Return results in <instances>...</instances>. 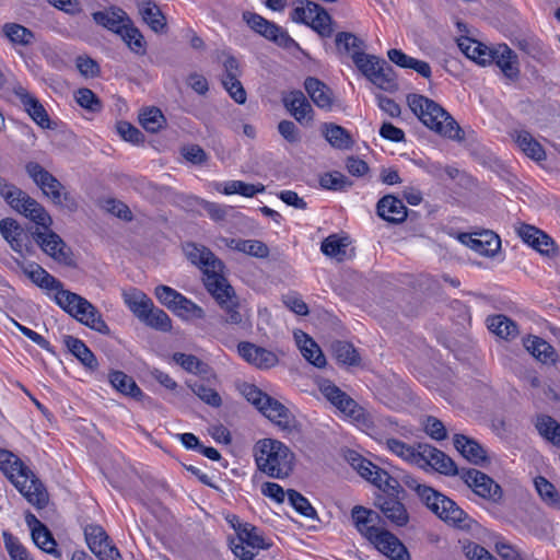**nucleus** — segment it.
Returning <instances> with one entry per match:
<instances>
[{
    "label": "nucleus",
    "instance_id": "nucleus-1",
    "mask_svg": "<svg viewBox=\"0 0 560 560\" xmlns=\"http://www.w3.org/2000/svg\"><path fill=\"white\" fill-rule=\"evenodd\" d=\"M0 194L14 210L24 214L39 226L32 235L45 254L59 264L66 266L73 264L70 247L57 233L50 230L51 217L42 205L15 186L3 185L0 188Z\"/></svg>",
    "mask_w": 560,
    "mask_h": 560
},
{
    "label": "nucleus",
    "instance_id": "nucleus-2",
    "mask_svg": "<svg viewBox=\"0 0 560 560\" xmlns=\"http://www.w3.org/2000/svg\"><path fill=\"white\" fill-rule=\"evenodd\" d=\"M184 252L201 269L207 291L226 313L225 322L231 325L241 324L243 315L238 311V299L224 276L223 262L209 248L195 243L185 244Z\"/></svg>",
    "mask_w": 560,
    "mask_h": 560
},
{
    "label": "nucleus",
    "instance_id": "nucleus-3",
    "mask_svg": "<svg viewBox=\"0 0 560 560\" xmlns=\"http://www.w3.org/2000/svg\"><path fill=\"white\" fill-rule=\"evenodd\" d=\"M0 469L30 504L36 509L47 506L49 495L46 487L16 455L0 448Z\"/></svg>",
    "mask_w": 560,
    "mask_h": 560
},
{
    "label": "nucleus",
    "instance_id": "nucleus-4",
    "mask_svg": "<svg viewBox=\"0 0 560 560\" xmlns=\"http://www.w3.org/2000/svg\"><path fill=\"white\" fill-rule=\"evenodd\" d=\"M254 457L258 470L273 479L289 477L294 468V453L279 440H259L254 447Z\"/></svg>",
    "mask_w": 560,
    "mask_h": 560
},
{
    "label": "nucleus",
    "instance_id": "nucleus-5",
    "mask_svg": "<svg viewBox=\"0 0 560 560\" xmlns=\"http://www.w3.org/2000/svg\"><path fill=\"white\" fill-rule=\"evenodd\" d=\"M407 104L411 112L425 125L442 137L462 140V129L456 120L436 102L420 94H409Z\"/></svg>",
    "mask_w": 560,
    "mask_h": 560
},
{
    "label": "nucleus",
    "instance_id": "nucleus-6",
    "mask_svg": "<svg viewBox=\"0 0 560 560\" xmlns=\"http://www.w3.org/2000/svg\"><path fill=\"white\" fill-rule=\"evenodd\" d=\"M404 483L408 489L415 491L425 506L441 520L456 526L465 525L467 514L453 500L419 482L415 477L406 476Z\"/></svg>",
    "mask_w": 560,
    "mask_h": 560
},
{
    "label": "nucleus",
    "instance_id": "nucleus-7",
    "mask_svg": "<svg viewBox=\"0 0 560 560\" xmlns=\"http://www.w3.org/2000/svg\"><path fill=\"white\" fill-rule=\"evenodd\" d=\"M55 301L63 311L90 329L103 335L110 332L101 313L85 298L63 289L55 294Z\"/></svg>",
    "mask_w": 560,
    "mask_h": 560
},
{
    "label": "nucleus",
    "instance_id": "nucleus-8",
    "mask_svg": "<svg viewBox=\"0 0 560 560\" xmlns=\"http://www.w3.org/2000/svg\"><path fill=\"white\" fill-rule=\"evenodd\" d=\"M55 301L63 311L90 329L103 335L110 332L101 313L85 298L63 289L55 294Z\"/></svg>",
    "mask_w": 560,
    "mask_h": 560
},
{
    "label": "nucleus",
    "instance_id": "nucleus-9",
    "mask_svg": "<svg viewBox=\"0 0 560 560\" xmlns=\"http://www.w3.org/2000/svg\"><path fill=\"white\" fill-rule=\"evenodd\" d=\"M26 172L42 191L49 197L56 206L70 212L77 211V199L68 191H63L62 184L36 162L26 164Z\"/></svg>",
    "mask_w": 560,
    "mask_h": 560
},
{
    "label": "nucleus",
    "instance_id": "nucleus-10",
    "mask_svg": "<svg viewBox=\"0 0 560 560\" xmlns=\"http://www.w3.org/2000/svg\"><path fill=\"white\" fill-rule=\"evenodd\" d=\"M290 18L295 23L312 27L322 37L332 35V20L328 12L318 3L311 0H296Z\"/></svg>",
    "mask_w": 560,
    "mask_h": 560
},
{
    "label": "nucleus",
    "instance_id": "nucleus-11",
    "mask_svg": "<svg viewBox=\"0 0 560 560\" xmlns=\"http://www.w3.org/2000/svg\"><path fill=\"white\" fill-rule=\"evenodd\" d=\"M348 462L362 478L369 480L384 492L396 491L399 488V482L386 470L374 465L372 462L362 457L358 453H349Z\"/></svg>",
    "mask_w": 560,
    "mask_h": 560
},
{
    "label": "nucleus",
    "instance_id": "nucleus-12",
    "mask_svg": "<svg viewBox=\"0 0 560 560\" xmlns=\"http://www.w3.org/2000/svg\"><path fill=\"white\" fill-rule=\"evenodd\" d=\"M320 390L325 398L329 400L346 417H348L358 424H368L369 417L365 410L335 384L329 382L324 383L320 387Z\"/></svg>",
    "mask_w": 560,
    "mask_h": 560
},
{
    "label": "nucleus",
    "instance_id": "nucleus-13",
    "mask_svg": "<svg viewBox=\"0 0 560 560\" xmlns=\"http://www.w3.org/2000/svg\"><path fill=\"white\" fill-rule=\"evenodd\" d=\"M243 20L254 32L281 47L290 48L295 44L284 28L257 13L245 11L243 12Z\"/></svg>",
    "mask_w": 560,
    "mask_h": 560
},
{
    "label": "nucleus",
    "instance_id": "nucleus-14",
    "mask_svg": "<svg viewBox=\"0 0 560 560\" xmlns=\"http://www.w3.org/2000/svg\"><path fill=\"white\" fill-rule=\"evenodd\" d=\"M84 536L90 550L100 560H122L119 550L102 526L96 524L86 525Z\"/></svg>",
    "mask_w": 560,
    "mask_h": 560
},
{
    "label": "nucleus",
    "instance_id": "nucleus-15",
    "mask_svg": "<svg viewBox=\"0 0 560 560\" xmlns=\"http://www.w3.org/2000/svg\"><path fill=\"white\" fill-rule=\"evenodd\" d=\"M460 479L479 497L499 501L502 498L501 487L488 475L475 468H462Z\"/></svg>",
    "mask_w": 560,
    "mask_h": 560
},
{
    "label": "nucleus",
    "instance_id": "nucleus-16",
    "mask_svg": "<svg viewBox=\"0 0 560 560\" xmlns=\"http://www.w3.org/2000/svg\"><path fill=\"white\" fill-rule=\"evenodd\" d=\"M420 457L421 460H419L417 465L420 468L430 466L440 474L446 476H459L460 469L456 467L454 460L444 452L433 446L420 445Z\"/></svg>",
    "mask_w": 560,
    "mask_h": 560
},
{
    "label": "nucleus",
    "instance_id": "nucleus-17",
    "mask_svg": "<svg viewBox=\"0 0 560 560\" xmlns=\"http://www.w3.org/2000/svg\"><path fill=\"white\" fill-rule=\"evenodd\" d=\"M0 234L15 253L21 256L31 254V237L14 219L5 218L0 221Z\"/></svg>",
    "mask_w": 560,
    "mask_h": 560
},
{
    "label": "nucleus",
    "instance_id": "nucleus-18",
    "mask_svg": "<svg viewBox=\"0 0 560 560\" xmlns=\"http://www.w3.org/2000/svg\"><path fill=\"white\" fill-rule=\"evenodd\" d=\"M351 517L357 530L369 542L375 539L376 536L385 529L378 526L381 516L374 510L366 509L361 505H355L351 511Z\"/></svg>",
    "mask_w": 560,
    "mask_h": 560
},
{
    "label": "nucleus",
    "instance_id": "nucleus-19",
    "mask_svg": "<svg viewBox=\"0 0 560 560\" xmlns=\"http://www.w3.org/2000/svg\"><path fill=\"white\" fill-rule=\"evenodd\" d=\"M13 94L20 101L24 110L42 128H51L50 119L45 107L22 84L16 83L12 88Z\"/></svg>",
    "mask_w": 560,
    "mask_h": 560
},
{
    "label": "nucleus",
    "instance_id": "nucleus-20",
    "mask_svg": "<svg viewBox=\"0 0 560 560\" xmlns=\"http://www.w3.org/2000/svg\"><path fill=\"white\" fill-rule=\"evenodd\" d=\"M490 63H495L502 74L515 81L520 77V63L517 55L506 45L498 44L491 48Z\"/></svg>",
    "mask_w": 560,
    "mask_h": 560
},
{
    "label": "nucleus",
    "instance_id": "nucleus-21",
    "mask_svg": "<svg viewBox=\"0 0 560 560\" xmlns=\"http://www.w3.org/2000/svg\"><path fill=\"white\" fill-rule=\"evenodd\" d=\"M237 351L246 362L260 370L271 369L279 362L278 355L275 352L250 342H240Z\"/></svg>",
    "mask_w": 560,
    "mask_h": 560
},
{
    "label": "nucleus",
    "instance_id": "nucleus-22",
    "mask_svg": "<svg viewBox=\"0 0 560 560\" xmlns=\"http://www.w3.org/2000/svg\"><path fill=\"white\" fill-rule=\"evenodd\" d=\"M376 506L393 525L405 527L409 523L410 516L407 508L397 497L390 494L378 495Z\"/></svg>",
    "mask_w": 560,
    "mask_h": 560
},
{
    "label": "nucleus",
    "instance_id": "nucleus-23",
    "mask_svg": "<svg viewBox=\"0 0 560 560\" xmlns=\"http://www.w3.org/2000/svg\"><path fill=\"white\" fill-rule=\"evenodd\" d=\"M259 411L283 431L292 432L296 428L295 419L289 409L269 395Z\"/></svg>",
    "mask_w": 560,
    "mask_h": 560
},
{
    "label": "nucleus",
    "instance_id": "nucleus-24",
    "mask_svg": "<svg viewBox=\"0 0 560 560\" xmlns=\"http://www.w3.org/2000/svg\"><path fill=\"white\" fill-rule=\"evenodd\" d=\"M370 544L390 560H410L405 545L387 529L380 533Z\"/></svg>",
    "mask_w": 560,
    "mask_h": 560
},
{
    "label": "nucleus",
    "instance_id": "nucleus-25",
    "mask_svg": "<svg viewBox=\"0 0 560 560\" xmlns=\"http://www.w3.org/2000/svg\"><path fill=\"white\" fill-rule=\"evenodd\" d=\"M517 235L541 254L549 255L555 250V243L545 232L534 225L520 223L516 226Z\"/></svg>",
    "mask_w": 560,
    "mask_h": 560
},
{
    "label": "nucleus",
    "instance_id": "nucleus-26",
    "mask_svg": "<svg viewBox=\"0 0 560 560\" xmlns=\"http://www.w3.org/2000/svg\"><path fill=\"white\" fill-rule=\"evenodd\" d=\"M459 241L470 249L483 256H493L501 247L499 236L492 232L480 234H460Z\"/></svg>",
    "mask_w": 560,
    "mask_h": 560
},
{
    "label": "nucleus",
    "instance_id": "nucleus-27",
    "mask_svg": "<svg viewBox=\"0 0 560 560\" xmlns=\"http://www.w3.org/2000/svg\"><path fill=\"white\" fill-rule=\"evenodd\" d=\"M287 110L300 124L310 122L313 119V108L303 92L291 91L282 98Z\"/></svg>",
    "mask_w": 560,
    "mask_h": 560
},
{
    "label": "nucleus",
    "instance_id": "nucleus-28",
    "mask_svg": "<svg viewBox=\"0 0 560 560\" xmlns=\"http://www.w3.org/2000/svg\"><path fill=\"white\" fill-rule=\"evenodd\" d=\"M455 448L466 458L468 462L475 465H482L488 462L487 450L479 444L476 440L468 438L464 434H455L454 439Z\"/></svg>",
    "mask_w": 560,
    "mask_h": 560
},
{
    "label": "nucleus",
    "instance_id": "nucleus-29",
    "mask_svg": "<svg viewBox=\"0 0 560 560\" xmlns=\"http://www.w3.org/2000/svg\"><path fill=\"white\" fill-rule=\"evenodd\" d=\"M23 272L42 289L55 291L56 294L63 290L62 283L47 272L36 262L21 264Z\"/></svg>",
    "mask_w": 560,
    "mask_h": 560
},
{
    "label": "nucleus",
    "instance_id": "nucleus-30",
    "mask_svg": "<svg viewBox=\"0 0 560 560\" xmlns=\"http://www.w3.org/2000/svg\"><path fill=\"white\" fill-rule=\"evenodd\" d=\"M377 214L387 222L401 223L407 218V208L402 200L387 195L377 202Z\"/></svg>",
    "mask_w": 560,
    "mask_h": 560
},
{
    "label": "nucleus",
    "instance_id": "nucleus-31",
    "mask_svg": "<svg viewBox=\"0 0 560 560\" xmlns=\"http://www.w3.org/2000/svg\"><path fill=\"white\" fill-rule=\"evenodd\" d=\"M304 89L313 103L322 109H330L334 103V94L329 86L314 77L305 79Z\"/></svg>",
    "mask_w": 560,
    "mask_h": 560
},
{
    "label": "nucleus",
    "instance_id": "nucleus-32",
    "mask_svg": "<svg viewBox=\"0 0 560 560\" xmlns=\"http://www.w3.org/2000/svg\"><path fill=\"white\" fill-rule=\"evenodd\" d=\"M136 4L143 22L152 31L159 33L165 28L166 19L155 2L152 0H137Z\"/></svg>",
    "mask_w": 560,
    "mask_h": 560
},
{
    "label": "nucleus",
    "instance_id": "nucleus-33",
    "mask_svg": "<svg viewBox=\"0 0 560 560\" xmlns=\"http://www.w3.org/2000/svg\"><path fill=\"white\" fill-rule=\"evenodd\" d=\"M295 342L302 355L316 368H323L326 364L325 355L318 345L302 330L294 332Z\"/></svg>",
    "mask_w": 560,
    "mask_h": 560
},
{
    "label": "nucleus",
    "instance_id": "nucleus-34",
    "mask_svg": "<svg viewBox=\"0 0 560 560\" xmlns=\"http://www.w3.org/2000/svg\"><path fill=\"white\" fill-rule=\"evenodd\" d=\"M92 16L96 24L116 34L119 33V30H121L126 22H129L128 14L117 7H110L108 10L94 12Z\"/></svg>",
    "mask_w": 560,
    "mask_h": 560
},
{
    "label": "nucleus",
    "instance_id": "nucleus-35",
    "mask_svg": "<svg viewBox=\"0 0 560 560\" xmlns=\"http://www.w3.org/2000/svg\"><path fill=\"white\" fill-rule=\"evenodd\" d=\"M459 49L466 55L467 58L475 62L486 66L489 65L491 55V48L474 38L460 37L457 39Z\"/></svg>",
    "mask_w": 560,
    "mask_h": 560
},
{
    "label": "nucleus",
    "instance_id": "nucleus-36",
    "mask_svg": "<svg viewBox=\"0 0 560 560\" xmlns=\"http://www.w3.org/2000/svg\"><path fill=\"white\" fill-rule=\"evenodd\" d=\"M63 342L67 349L74 355L86 369L94 371L98 366V362L94 353L79 338L66 336Z\"/></svg>",
    "mask_w": 560,
    "mask_h": 560
},
{
    "label": "nucleus",
    "instance_id": "nucleus-37",
    "mask_svg": "<svg viewBox=\"0 0 560 560\" xmlns=\"http://www.w3.org/2000/svg\"><path fill=\"white\" fill-rule=\"evenodd\" d=\"M323 135L328 143L337 150L347 151L354 144L350 132L336 124H324Z\"/></svg>",
    "mask_w": 560,
    "mask_h": 560
},
{
    "label": "nucleus",
    "instance_id": "nucleus-38",
    "mask_svg": "<svg viewBox=\"0 0 560 560\" xmlns=\"http://www.w3.org/2000/svg\"><path fill=\"white\" fill-rule=\"evenodd\" d=\"M238 544L252 549H268L271 546V542L264 536V533L256 526L250 523H246L244 527L241 529V533L237 535ZM236 544L233 545V547Z\"/></svg>",
    "mask_w": 560,
    "mask_h": 560
},
{
    "label": "nucleus",
    "instance_id": "nucleus-39",
    "mask_svg": "<svg viewBox=\"0 0 560 560\" xmlns=\"http://www.w3.org/2000/svg\"><path fill=\"white\" fill-rule=\"evenodd\" d=\"M124 302L135 316L141 319L150 307L153 306L152 300L138 289H131L122 293Z\"/></svg>",
    "mask_w": 560,
    "mask_h": 560
},
{
    "label": "nucleus",
    "instance_id": "nucleus-40",
    "mask_svg": "<svg viewBox=\"0 0 560 560\" xmlns=\"http://www.w3.org/2000/svg\"><path fill=\"white\" fill-rule=\"evenodd\" d=\"M2 35L12 44L19 46H30L35 42L34 33L19 24V23H5L2 26Z\"/></svg>",
    "mask_w": 560,
    "mask_h": 560
},
{
    "label": "nucleus",
    "instance_id": "nucleus-41",
    "mask_svg": "<svg viewBox=\"0 0 560 560\" xmlns=\"http://www.w3.org/2000/svg\"><path fill=\"white\" fill-rule=\"evenodd\" d=\"M109 382L115 389L126 396L140 399L143 395L135 380L121 371H114L109 374Z\"/></svg>",
    "mask_w": 560,
    "mask_h": 560
},
{
    "label": "nucleus",
    "instance_id": "nucleus-42",
    "mask_svg": "<svg viewBox=\"0 0 560 560\" xmlns=\"http://www.w3.org/2000/svg\"><path fill=\"white\" fill-rule=\"evenodd\" d=\"M515 142L528 158L535 161H542L546 159V152L542 145L528 131H517L515 135Z\"/></svg>",
    "mask_w": 560,
    "mask_h": 560
},
{
    "label": "nucleus",
    "instance_id": "nucleus-43",
    "mask_svg": "<svg viewBox=\"0 0 560 560\" xmlns=\"http://www.w3.org/2000/svg\"><path fill=\"white\" fill-rule=\"evenodd\" d=\"M217 190L224 195H241L243 197H254L256 194L264 192L262 184H248L243 180H228L222 185H218Z\"/></svg>",
    "mask_w": 560,
    "mask_h": 560
},
{
    "label": "nucleus",
    "instance_id": "nucleus-44",
    "mask_svg": "<svg viewBox=\"0 0 560 560\" xmlns=\"http://www.w3.org/2000/svg\"><path fill=\"white\" fill-rule=\"evenodd\" d=\"M118 35L126 43L131 51L137 55H144L145 52V40L140 31L133 25L132 21L126 22L125 25L119 30Z\"/></svg>",
    "mask_w": 560,
    "mask_h": 560
},
{
    "label": "nucleus",
    "instance_id": "nucleus-45",
    "mask_svg": "<svg viewBox=\"0 0 560 560\" xmlns=\"http://www.w3.org/2000/svg\"><path fill=\"white\" fill-rule=\"evenodd\" d=\"M525 347L542 363H555L557 361V353L553 347L539 337L528 338Z\"/></svg>",
    "mask_w": 560,
    "mask_h": 560
},
{
    "label": "nucleus",
    "instance_id": "nucleus-46",
    "mask_svg": "<svg viewBox=\"0 0 560 560\" xmlns=\"http://www.w3.org/2000/svg\"><path fill=\"white\" fill-rule=\"evenodd\" d=\"M386 447L389 452L400 457L407 463L418 465L420 457V446L415 448L413 446L406 444L399 440L387 438L385 441Z\"/></svg>",
    "mask_w": 560,
    "mask_h": 560
},
{
    "label": "nucleus",
    "instance_id": "nucleus-47",
    "mask_svg": "<svg viewBox=\"0 0 560 560\" xmlns=\"http://www.w3.org/2000/svg\"><path fill=\"white\" fill-rule=\"evenodd\" d=\"M489 330L497 336L509 339L517 335L516 324L504 315H493L487 318Z\"/></svg>",
    "mask_w": 560,
    "mask_h": 560
},
{
    "label": "nucleus",
    "instance_id": "nucleus-48",
    "mask_svg": "<svg viewBox=\"0 0 560 560\" xmlns=\"http://www.w3.org/2000/svg\"><path fill=\"white\" fill-rule=\"evenodd\" d=\"M539 434L550 443L560 447V423L550 416H539L536 420Z\"/></svg>",
    "mask_w": 560,
    "mask_h": 560
},
{
    "label": "nucleus",
    "instance_id": "nucleus-49",
    "mask_svg": "<svg viewBox=\"0 0 560 560\" xmlns=\"http://www.w3.org/2000/svg\"><path fill=\"white\" fill-rule=\"evenodd\" d=\"M535 488L540 499L552 508H560V495L556 487L545 477L538 476L534 479Z\"/></svg>",
    "mask_w": 560,
    "mask_h": 560
},
{
    "label": "nucleus",
    "instance_id": "nucleus-50",
    "mask_svg": "<svg viewBox=\"0 0 560 560\" xmlns=\"http://www.w3.org/2000/svg\"><path fill=\"white\" fill-rule=\"evenodd\" d=\"M140 320L156 330L170 331L172 329V319L167 313L154 305L150 307V311Z\"/></svg>",
    "mask_w": 560,
    "mask_h": 560
},
{
    "label": "nucleus",
    "instance_id": "nucleus-51",
    "mask_svg": "<svg viewBox=\"0 0 560 560\" xmlns=\"http://www.w3.org/2000/svg\"><path fill=\"white\" fill-rule=\"evenodd\" d=\"M141 126L149 132H158L165 125V117L158 107L144 108L139 114Z\"/></svg>",
    "mask_w": 560,
    "mask_h": 560
},
{
    "label": "nucleus",
    "instance_id": "nucleus-52",
    "mask_svg": "<svg viewBox=\"0 0 560 560\" xmlns=\"http://www.w3.org/2000/svg\"><path fill=\"white\" fill-rule=\"evenodd\" d=\"M332 352L339 363L345 365H358L360 355L357 349L349 342L336 341L332 343Z\"/></svg>",
    "mask_w": 560,
    "mask_h": 560
},
{
    "label": "nucleus",
    "instance_id": "nucleus-53",
    "mask_svg": "<svg viewBox=\"0 0 560 560\" xmlns=\"http://www.w3.org/2000/svg\"><path fill=\"white\" fill-rule=\"evenodd\" d=\"M335 43L338 50L350 54L352 59L355 52H363L362 49L364 47V42L353 33H338L336 35Z\"/></svg>",
    "mask_w": 560,
    "mask_h": 560
},
{
    "label": "nucleus",
    "instance_id": "nucleus-54",
    "mask_svg": "<svg viewBox=\"0 0 560 560\" xmlns=\"http://www.w3.org/2000/svg\"><path fill=\"white\" fill-rule=\"evenodd\" d=\"M172 312L183 319H202L205 317V311L202 307L187 299L185 295H182Z\"/></svg>",
    "mask_w": 560,
    "mask_h": 560
},
{
    "label": "nucleus",
    "instance_id": "nucleus-55",
    "mask_svg": "<svg viewBox=\"0 0 560 560\" xmlns=\"http://www.w3.org/2000/svg\"><path fill=\"white\" fill-rule=\"evenodd\" d=\"M173 360L189 373L206 374L208 372V365L196 355L176 352L173 354Z\"/></svg>",
    "mask_w": 560,
    "mask_h": 560
},
{
    "label": "nucleus",
    "instance_id": "nucleus-56",
    "mask_svg": "<svg viewBox=\"0 0 560 560\" xmlns=\"http://www.w3.org/2000/svg\"><path fill=\"white\" fill-rule=\"evenodd\" d=\"M353 62L369 80L383 67L378 58L364 52H355Z\"/></svg>",
    "mask_w": 560,
    "mask_h": 560
},
{
    "label": "nucleus",
    "instance_id": "nucleus-57",
    "mask_svg": "<svg viewBox=\"0 0 560 560\" xmlns=\"http://www.w3.org/2000/svg\"><path fill=\"white\" fill-rule=\"evenodd\" d=\"M190 389L192 393L200 398L203 402L211 407H220L222 404V399L217 390L213 388L205 385L203 383L196 382L192 384H189Z\"/></svg>",
    "mask_w": 560,
    "mask_h": 560
},
{
    "label": "nucleus",
    "instance_id": "nucleus-58",
    "mask_svg": "<svg viewBox=\"0 0 560 560\" xmlns=\"http://www.w3.org/2000/svg\"><path fill=\"white\" fill-rule=\"evenodd\" d=\"M32 538L42 550L48 553L55 551L56 541L45 525L33 526Z\"/></svg>",
    "mask_w": 560,
    "mask_h": 560
},
{
    "label": "nucleus",
    "instance_id": "nucleus-59",
    "mask_svg": "<svg viewBox=\"0 0 560 560\" xmlns=\"http://www.w3.org/2000/svg\"><path fill=\"white\" fill-rule=\"evenodd\" d=\"M287 497L291 505L305 517H314L316 515L315 509L311 505L310 501L300 492L293 489L287 491Z\"/></svg>",
    "mask_w": 560,
    "mask_h": 560
},
{
    "label": "nucleus",
    "instance_id": "nucleus-60",
    "mask_svg": "<svg viewBox=\"0 0 560 560\" xmlns=\"http://www.w3.org/2000/svg\"><path fill=\"white\" fill-rule=\"evenodd\" d=\"M346 247L347 243L343 238H340L337 235H329L323 241L320 249L329 257L341 259V256L346 254Z\"/></svg>",
    "mask_w": 560,
    "mask_h": 560
},
{
    "label": "nucleus",
    "instance_id": "nucleus-61",
    "mask_svg": "<svg viewBox=\"0 0 560 560\" xmlns=\"http://www.w3.org/2000/svg\"><path fill=\"white\" fill-rule=\"evenodd\" d=\"M319 184L323 188L331 190H345L351 186L348 177L339 172L324 174L320 176Z\"/></svg>",
    "mask_w": 560,
    "mask_h": 560
},
{
    "label": "nucleus",
    "instance_id": "nucleus-62",
    "mask_svg": "<svg viewBox=\"0 0 560 560\" xmlns=\"http://www.w3.org/2000/svg\"><path fill=\"white\" fill-rule=\"evenodd\" d=\"M415 164L435 178H441L444 173H446L451 178H454L457 173V170L453 167H444L441 163L432 162L430 160H416Z\"/></svg>",
    "mask_w": 560,
    "mask_h": 560
},
{
    "label": "nucleus",
    "instance_id": "nucleus-63",
    "mask_svg": "<svg viewBox=\"0 0 560 560\" xmlns=\"http://www.w3.org/2000/svg\"><path fill=\"white\" fill-rule=\"evenodd\" d=\"M75 101L81 107L91 112H98L102 108L101 102L95 93L86 88H82L77 91Z\"/></svg>",
    "mask_w": 560,
    "mask_h": 560
},
{
    "label": "nucleus",
    "instance_id": "nucleus-64",
    "mask_svg": "<svg viewBox=\"0 0 560 560\" xmlns=\"http://www.w3.org/2000/svg\"><path fill=\"white\" fill-rule=\"evenodd\" d=\"M154 294L160 303L171 311L175 307L177 301H179L183 295L182 293L167 285H158L154 290Z\"/></svg>",
    "mask_w": 560,
    "mask_h": 560
}]
</instances>
